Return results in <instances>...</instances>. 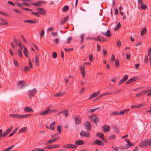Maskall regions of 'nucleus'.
<instances>
[{
    "label": "nucleus",
    "instance_id": "nucleus-18",
    "mask_svg": "<svg viewBox=\"0 0 151 151\" xmlns=\"http://www.w3.org/2000/svg\"><path fill=\"white\" fill-rule=\"evenodd\" d=\"M9 116L14 118L21 119V114H11Z\"/></svg>",
    "mask_w": 151,
    "mask_h": 151
},
{
    "label": "nucleus",
    "instance_id": "nucleus-54",
    "mask_svg": "<svg viewBox=\"0 0 151 151\" xmlns=\"http://www.w3.org/2000/svg\"><path fill=\"white\" fill-rule=\"evenodd\" d=\"M121 27V24L120 22H119L118 24H117V27L115 28H114V30L115 31H116L117 30H118L119 28L120 27Z\"/></svg>",
    "mask_w": 151,
    "mask_h": 151
},
{
    "label": "nucleus",
    "instance_id": "nucleus-21",
    "mask_svg": "<svg viewBox=\"0 0 151 151\" xmlns=\"http://www.w3.org/2000/svg\"><path fill=\"white\" fill-rule=\"evenodd\" d=\"M59 138V137H58L51 139L50 140L47 141V143H45V145H49L57 140Z\"/></svg>",
    "mask_w": 151,
    "mask_h": 151
},
{
    "label": "nucleus",
    "instance_id": "nucleus-12",
    "mask_svg": "<svg viewBox=\"0 0 151 151\" xmlns=\"http://www.w3.org/2000/svg\"><path fill=\"white\" fill-rule=\"evenodd\" d=\"M80 68L82 76L84 78L85 76V67L83 66H81L80 67Z\"/></svg>",
    "mask_w": 151,
    "mask_h": 151
},
{
    "label": "nucleus",
    "instance_id": "nucleus-46",
    "mask_svg": "<svg viewBox=\"0 0 151 151\" xmlns=\"http://www.w3.org/2000/svg\"><path fill=\"white\" fill-rule=\"evenodd\" d=\"M17 129V128H16L14 131H13L12 133H11L9 134V137H10L12 136L13 135H14L15 133V132H16Z\"/></svg>",
    "mask_w": 151,
    "mask_h": 151
},
{
    "label": "nucleus",
    "instance_id": "nucleus-57",
    "mask_svg": "<svg viewBox=\"0 0 151 151\" xmlns=\"http://www.w3.org/2000/svg\"><path fill=\"white\" fill-rule=\"evenodd\" d=\"M115 136L114 134L111 135L109 137V139L110 140H112L115 138Z\"/></svg>",
    "mask_w": 151,
    "mask_h": 151
},
{
    "label": "nucleus",
    "instance_id": "nucleus-53",
    "mask_svg": "<svg viewBox=\"0 0 151 151\" xmlns=\"http://www.w3.org/2000/svg\"><path fill=\"white\" fill-rule=\"evenodd\" d=\"M146 140H147V146L148 145L149 146H150L151 145V139H146Z\"/></svg>",
    "mask_w": 151,
    "mask_h": 151
},
{
    "label": "nucleus",
    "instance_id": "nucleus-31",
    "mask_svg": "<svg viewBox=\"0 0 151 151\" xmlns=\"http://www.w3.org/2000/svg\"><path fill=\"white\" fill-rule=\"evenodd\" d=\"M135 80V77H132L131 78L128 80L126 82V84L130 83L131 82H133Z\"/></svg>",
    "mask_w": 151,
    "mask_h": 151
},
{
    "label": "nucleus",
    "instance_id": "nucleus-42",
    "mask_svg": "<svg viewBox=\"0 0 151 151\" xmlns=\"http://www.w3.org/2000/svg\"><path fill=\"white\" fill-rule=\"evenodd\" d=\"M113 128L114 131L116 132H118L119 131V128L117 127L115 125L114 126Z\"/></svg>",
    "mask_w": 151,
    "mask_h": 151
},
{
    "label": "nucleus",
    "instance_id": "nucleus-32",
    "mask_svg": "<svg viewBox=\"0 0 151 151\" xmlns=\"http://www.w3.org/2000/svg\"><path fill=\"white\" fill-rule=\"evenodd\" d=\"M96 136L100 137L101 139L104 137V134L102 133H97L96 134Z\"/></svg>",
    "mask_w": 151,
    "mask_h": 151
},
{
    "label": "nucleus",
    "instance_id": "nucleus-60",
    "mask_svg": "<svg viewBox=\"0 0 151 151\" xmlns=\"http://www.w3.org/2000/svg\"><path fill=\"white\" fill-rule=\"evenodd\" d=\"M15 4H17L19 6V7L22 8H23L22 7L23 6L20 3L18 2H15Z\"/></svg>",
    "mask_w": 151,
    "mask_h": 151
},
{
    "label": "nucleus",
    "instance_id": "nucleus-22",
    "mask_svg": "<svg viewBox=\"0 0 151 151\" xmlns=\"http://www.w3.org/2000/svg\"><path fill=\"white\" fill-rule=\"evenodd\" d=\"M37 22L36 21L32 20H26L24 21V23H27L30 24H35Z\"/></svg>",
    "mask_w": 151,
    "mask_h": 151
},
{
    "label": "nucleus",
    "instance_id": "nucleus-37",
    "mask_svg": "<svg viewBox=\"0 0 151 151\" xmlns=\"http://www.w3.org/2000/svg\"><path fill=\"white\" fill-rule=\"evenodd\" d=\"M18 41H19L18 44V45L19 46V49L18 50H22V49H23V47L22 45V44L19 41V40Z\"/></svg>",
    "mask_w": 151,
    "mask_h": 151
},
{
    "label": "nucleus",
    "instance_id": "nucleus-20",
    "mask_svg": "<svg viewBox=\"0 0 151 151\" xmlns=\"http://www.w3.org/2000/svg\"><path fill=\"white\" fill-rule=\"evenodd\" d=\"M68 18L69 17L68 16H67L65 17H64L63 19L62 20H61L60 22V24H64L67 21Z\"/></svg>",
    "mask_w": 151,
    "mask_h": 151
},
{
    "label": "nucleus",
    "instance_id": "nucleus-27",
    "mask_svg": "<svg viewBox=\"0 0 151 151\" xmlns=\"http://www.w3.org/2000/svg\"><path fill=\"white\" fill-rule=\"evenodd\" d=\"M27 128L26 127H24L21 128L19 131V133H21L25 132L27 130Z\"/></svg>",
    "mask_w": 151,
    "mask_h": 151
},
{
    "label": "nucleus",
    "instance_id": "nucleus-13",
    "mask_svg": "<svg viewBox=\"0 0 151 151\" xmlns=\"http://www.w3.org/2000/svg\"><path fill=\"white\" fill-rule=\"evenodd\" d=\"M101 33L103 35H105L108 37H110L111 36V33L109 30H107L106 33L104 32H101Z\"/></svg>",
    "mask_w": 151,
    "mask_h": 151
},
{
    "label": "nucleus",
    "instance_id": "nucleus-5",
    "mask_svg": "<svg viewBox=\"0 0 151 151\" xmlns=\"http://www.w3.org/2000/svg\"><path fill=\"white\" fill-rule=\"evenodd\" d=\"M45 3L46 2L45 1H37L36 3H31V4L36 6H42V4H45Z\"/></svg>",
    "mask_w": 151,
    "mask_h": 151
},
{
    "label": "nucleus",
    "instance_id": "nucleus-11",
    "mask_svg": "<svg viewBox=\"0 0 151 151\" xmlns=\"http://www.w3.org/2000/svg\"><path fill=\"white\" fill-rule=\"evenodd\" d=\"M17 86L20 85V88L22 89L26 86V84L24 81H20L17 84Z\"/></svg>",
    "mask_w": 151,
    "mask_h": 151
},
{
    "label": "nucleus",
    "instance_id": "nucleus-3",
    "mask_svg": "<svg viewBox=\"0 0 151 151\" xmlns=\"http://www.w3.org/2000/svg\"><path fill=\"white\" fill-rule=\"evenodd\" d=\"M85 128L88 131H90L91 129L92 126L91 123L88 121H86L84 123Z\"/></svg>",
    "mask_w": 151,
    "mask_h": 151
},
{
    "label": "nucleus",
    "instance_id": "nucleus-39",
    "mask_svg": "<svg viewBox=\"0 0 151 151\" xmlns=\"http://www.w3.org/2000/svg\"><path fill=\"white\" fill-rule=\"evenodd\" d=\"M119 115V113L117 111H116L115 112H113L112 113H111L110 114V115L111 116H115L116 115Z\"/></svg>",
    "mask_w": 151,
    "mask_h": 151
},
{
    "label": "nucleus",
    "instance_id": "nucleus-36",
    "mask_svg": "<svg viewBox=\"0 0 151 151\" xmlns=\"http://www.w3.org/2000/svg\"><path fill=\"white\" fill-rule=\"evenodd\" d=\"M96 116H97L96 114H93L89 116H88V118H90L91 120H93V119L96 118Z\"/></svg>",
    "mask_w": 151,
    "mask_h": 151
},
{
    "label": "nucleus",
    "instance_id": "nucleus-30",
    "mask_svg": "<svg viewBox=\"0 0 151 151\" xmlns=\"http://www.w3.org/2000/svg\"><path fill=\"white\" fill-rule=\"evenodd\" d=\"M147 31V29H146V27H145L144 28L142 29L141 32V36H143V35Z\"/></svg>",
    "mask_w": 151,
    "mask_h": 151
},
{
    "label": "nucleus",
    "instance_id": "nucleus-1",
    "mask_svg": "<svg viewBox=\"0 0 151 151\" xmlns=\"http://www.w3.org/2000/svg\"><path fill=\"white\" fill-rule=\"evenodd\" d=\"M125 141L127 144L121 146L119 147V149L122 150L127 149L133 146L134 145V144H132L130 142L129 139H125Z\"/></svg>",
    "mask_w": 151,
    "mask_h": 151
},
{
    "label": "nucleus",
    "instance_id": "nucleus-29",
    "mask_svg": "<svg viewBox=\"0 0 151 151\" xmlns=\"http://www.w3.org/2000/svg\"><path fill=\"white\" fill-rule=\"evenodd\" d=\"M107 40L106 39L104 38L102 36H100V38H99V42H106L107 41Z\"/></svg>",
    "mask_w": 151,
    "mask_h": 151
},
{
    "label": "nucleus",
    "instance_id": "nucleus-4",
    "mask_svg": "<svg viewBox=\"0 0 151 151\" xmlns=\"http://www.w3.org/2000/svg\"><path fill=\"white\" fill-rule=\"evenodd\" d=\"M80 135L81 137H86L89 138L90 136V134L88 132H86L84 131H82L80 133Z\"/></svg>",
    "mask_w": 151,
    "mask_h": 151
},
{
    "label": "nucleus",
    "instance_id": "nucleus-64",
    "mask_svg": "<svg viewBox=\"0 0 151 151\" xmlns=\"http://www.w3.org/2000/svg\"><path fill=\"white\" fill-rule=\"evenodd\" d=\"M89 58L90 61H91L93 60V55L91 53L89 55Z\"/></svg>",
    "mask_w": 151,
    "mask_h": 151
},
{
    "label": "nucleus",
    "instance_id": "nucleus-6",
    "mask_svg": "<svg viewBox=\"0 0 151 151\" xmlns=\"http://www.w3.org/2000/svg\"><path fill=\"white\" fill-rule=\"evenodd\" d=\"M36 10L39 11L37 12L38 13H40V14L45 15L46 14V12L45 9L41 8L38 7L36 8Z\"/></svg>",
    "mask_w": 151,
    "mask_h": 151
},
{
    "label": "nucleus",
    "instance_id": "nucleus-55",
    "mask_svg": "<svg viewBox=\"0 0 151 151\" xmlns=\"http://www.w3.org/2000/svg\"><path fill=\"white\" fill-rule=\"evenodd\" d=\"M72 37H69L67 40V42L68 43H69L70 42L71 40L72 39Z\"/></svg>",
    "mask_w": 151,
    "mask_h": 151
},
{
    "label": "nucleus",
    "instance_id": "nucleus-61",
    "mask_svg": "<svg viewBox=\"0 0 151 151\" xmlns=\"http://www.w3.org/2000/svg\"><path fill=\"white\" fill-rule=\"evenodd\" d=\"M116 44L118 47H120L121 45V42L119 40H118L117 41Z\"/></svg>",
    "mask_w": 151,
    "mask_h": 151
},
{
    "label": "nucleus",
    "instance_id": "nucleus-49",
    "mask_svg": "<svg viewBox=\"0 0 151 151\" xmlns=\"http://www.w3.org/2000/svg\"><path fill=\"white\" fill-rule=\"evenodd\" d=\"M18 53L19 55V56L20 58L22 57L23 56L22 53V50H18Z\"/></svg>",
    "mask_w": 151,
    "mask_h": 151
},
{
    "label": "nucleus",
    "instance_id": "nucleus-9",
    "mask_svg": "<svg viewBox=\"0 0 151 151\" xmlns=\"http://www.w3.org/2000/svg\"><path fill=\"white\" fill-rule=\"evenodd\" d=\"M63 147L67 148L75 149L76 148L77 146L75 145L68 144L63 145Z\"/></svg>",
    "mask_w": 151,
    "mask_h": 151
},
{
    "label": "nucleus",
    "instance_id": "nucleus-56",
    "mask_svg": "<svg viewBox=\"0 0 151 151\" xmlns=\"http://www.w3.org/2000/svg\"><path fill=\"white\" fill-rule=\"evenodd\" d=\"M65 114V115L66 116H67L68 115V111L66 109L65 111H63V113Z\"/></svg>",
    "mask_w": 151,
    "mask_h": 151
},
{
    "label": "nucleus",
    "instance_id": "nucleus-48",
    "mask_svg": "<svg viewBox=\"0 0 151 151\" xmlns=\"http://www.w3.org/2000/svg\"><path fill=\"white\" fill-rule=\"evenodd\" d=\"M141 4V8L142 9H144L147 8V6L145 4H144L143 3H142V4Z\"/></svg>",
    "mask_w": 151,
    "mask_h": 151
},
{
    "label": "nucleus",
    "instance_id": "nucleus-14",
    "mask_svg": "<svg viewBox=\"0 0 151 151\" xmlns=\"http://www.w3.org/2000/svg\"><path fill=\"white\" fill-rule=\"evenodd\" d=\"M75 124H79L81 122V118L80 116H75Z\"/></svg>",
    "mask_w": 151,
    "mask_h": 151
},
{
    "label": "nucleus",
    "instance_id": "nucleus-51",
    "mask_svg": "<svg viewBox=\"0 0 151 151\" xmlns=\"http://www.w3.org/2000/svg\"><path fill=\"white\" fill-rule=\"evenodd\" d=\"M57 54L55 52H53L52 53V57L54 58H57Z\"/></svg>",
    "mask_w": 151,
    "mask_h": 151
},
{
    "label": "nucleus",
    "instance_id": "nucleus-17",
    "mask_svg": "<svg viewBox=\"0 0 151 151\" xmlns=\"http://www.w3.org/2000/svg\"><path fill=\"white\" fill-rule=\"evenodd\" d=\"M59 146V145H49L48 146L45 147L44 148L46 149H50L51 148H57Z\"/></svg>",
    "mask_w": 151,
    "mask_h": 151
},
{
    "label": "nucleus",
    "instance_id": "nucleus-2",
    "mask_svg": "<svg viewBox=\"0 0 151 151\" xmlns=\"http://www.w3.org/2000/svg\"><path fill=\"white\" fill-rule=\"evenodd\" d=\"M37 91L36 88H34L32 89L29 90L28 92V95L29 96V98L31 99L33 97Z\"/></svg>",
    "mask_w": 151,
    "mask_h": 151
},
{
    "label": "nucleus",
    "instance_id": "nucleus-38",
    "mask_svg": "<svg viewBox=\"0 0 151 151\" xmlns=\"http://www.w3.org/2000/svg\"><path fill=\"white\" fill-rule=\"evenodd\" d=\"M119 61L118 60L116 59L115 61V66L116 68L119 67Z\"/></svg>",
    "mask_w": 151,
    "mask_h": 151
},
{
    "label": "nucleus",
    "instance_id": "nucleus-25",
    "mask_svg": "<svg viewBox=\"0 0 151 151\" xmlns=\"http://www.w3.org/2000/svg\"><path fill=\"white\" fill-rule=\"evenodd\" d=\"M65 92H62L61 93L60 92L58 93H55L54 96L56 97H61L62 96H63L65 95Z\"/></svg>",
    "mask_w": 151,
    "mask_h": 151
},
{
    "label": "nucleus",
    "instance_id": "nucleus-44",
    "mask_svg": "<svg viewBox=\"0 0 151 151\" xmlns=\"http://www.w3.org/2000/svg\"><path fill=\"white\" fill-rule=\"evenodd\" d=\"M144 93L143 92V91H142L141 92L136 94L135 95V97H139L140 96L142 95Z\"/></svg>",
    "mask_w": 151,
    "mask_h": 151
},
{
    "label": "nucleus",
    "instance_id": "nucleus-59",
    "mask_svg": "<svg viewBox=\"0 0 151 151\" xmlns=\"http://www.w3.org/2000/svg\"><path fill=\"white\" fill-rule=\"evenodd\" d=\"M115 60V57L114 55V54H112L111 55V61H113Z\"/></svg>",
    "mask_w": 151,
    "mask_h": 151
},
{
    "label": "nucleus",
    "instance_id": "nucleus-23",
    "mask_svg": "<svg viewBox=\"0 0 151 151\" xmlns=\"http://www.w3.org/2000/svg\"><path fill=\"white\" fill-rule=\"evenodd\" d=\"M129 110V109H127L121 111L119 113V115H124L127 114V112Z\"/></svg>",
    "mask_w": 151,
    "mask_h": 151
},
{
    "label": "nucleus",
    "instance_id": "nucleus-16",
    "mask_svg": "<svg viewBox=\"0 0 151 151\" xmlns=\"http://www.w3.org/2000/svg\"><path fill=\"white\" fill-rule=\"evenodd\" d=\"M24 111L26 112H33V111L31 107L28 106H26L24 108Z\"/></svg>",
    "mask_w": 151,
    "mask_h": 151
},
{
    "label": "nucleus",
    "instance_id": "nucleus-28",
    "mask_svg": "<svg viewBox=\"0 0 151 151\" xmlns=\"http://www.w3.org/2000/svg\"><path fill=\"white\" fill-rule=\"evenodd\" d=\"M142 106H143V105L142 104L133 105H132L131 106V108H140V107H141Z\"/></svg>",
    "mask_w": 151,
    "mask_h": 151
},
{
    "label": "nucleus",
    "instance_id": "nucleus-43",
    "mask_svg": "<svg viewBox=\"0 0 151 151\" xmlns=\"http://www.w3.org/2000/svg\"><path fill=\"white\" fill-rule=\"evenodd\" d=\"M13 10L16 13L19 14H21L22 13L21 11L16 9H13Z\"/></svg>",
    "mask_w": 151,
    "mask_h": 151
},
{
    "label": "nucleus",
    "instance_id": "nucleus-26",
    "mask_svg": "<svg viewBox=\"0 0 151 151\" xmlns=\"http://www.w3.org/2000/svg\"><path fill=\"white\" fill-rule=\"evenodd\" d=\"M23 48H24V51H23V53H24V54L25 55V56L27 57H28V55H27V52H28V50L25 46H23Z\"/></svg>",
    "mask_w": 151,
    "mask_h": 151
},
{
    "label": "nucleus",
    "instance_id": "nucleus-40",
    "mask_svg": "<svg viewBox=\"0 0 151 151\" xmlns=\"http://www.w3.org/2000/svg\"><path fill=\"white\" fill-rule=\"evenodd\" d=\"M69 9V7L67 6H64L63 8V10L64 12H66Z\"/></svg>",
    "mask_w": 151,
    "mask_h": 151
},
{
    "label": "nucleus",
    "instance_id": "nucleus-47",
    "mask_svg": "<svg viewBox=\"0 0 151 151\" xmlns=\"http://www.w3.org/2000/svg\"><path fill=\"white\" fill-rule=\"evenodd\" d=\"M14 65L16 66V67H18L19 66V65H18V62L17 60L16 59H14Z\"/></svg>",
    "mask_w": 151,
    "mask_h": 151
},
{
    "label": "nucleus",
    "instance_id": "nucleus-8",
    "mask_svg": "<svg viewBox=\"0 0 151 151\" xmlns=\"http://www.w3.org/2000/svg\"><path fill=\"white\" fill-rule=\"evenodd\" d=\"M147 140L146 139L142 141L139 144V146L142 148H144L147 146Z\"/></svg>",
    "mask_w": 151,
    "mask_h": 151
},
{
    "label": "nucleus",
    "instance_id": "nucleus-63",
    "mask_svg": "<svg viewBox=\"0 0 151 151\" xmlns=\"http://www.w3.org/2000/svg\"><path fill=\"white\" fill-rule=\"evenodd\" d=\"M128 75H127L125 74L123 78H122L124 81H126L128 79Z\"/></svg>",
    "mask_w": 151,
    "mask_h": 151
},
{
    "label": "nucleus",
    "instance_id": "nucleus-15",
    "mask_svg": "<svg viewBox=\"0 0 151 151\" xmlns=\"http://www.w3.org/2000/svg\"><path fill=\"white\" fill-rule=\"evenodd\" d=\"M102 128L104 132H106L109 130L110 126L107 125H104L102 127Z\"/></svg>",
    "mask_w": 151,
    "mask_h": 151
},
{
    "label": "nucleus",
    "instance_id": "nucleus-33",
    "mask_svg": "<svg viewBox=\"0 0 151 151\" xmlns=\"http://www.w3.org/2000/svg\"><path fill=\"white\" fill-rule=\"evenodd\" d=\"M55 123V122H54L50 124V127H49V129L52 130H53L55 129L54 124Z\"/></svg>",
    "mask_w": 151,
    "mask_h": 151
},
{
    "label": "nucleus",
    "instance_id": "nucleus-45",
    "mask_svg": "<svg viewBox=\"0 0 151 151\" xmlns=\"http://www.w3.org/2000/svg\"><path fill=\"white\" fill-rule=\"evenodd\" d=\"M93 121L95 123H97L99 122V119L97 116H96V118L93 119Z\"/></svg>",
    "mask_w": 151,
    "mask_h": 151
},
{
    "label": "nucleus",
    "instance_id": "nucleus-58",
    "mask_svg": "<svg viewBox=\"0 0 151 151\" xmlns=\"http://www.w3.org/2000/svg\"><path fill=\"white\" fill-rule=\"evenodd\" d=\"M8 22L7 21H4L3 22L0 23V26L3 25H6L8 24Z\"/></svg>",
    "mask_w": 151,
    "mask_h": 151
},
{
    "label": "nucleus",
    "instance_id": "nucleus-24",
    "mask_svg": "<svg viewBox=\"0 0 151 151\" xmlns=\"http://www.w3.org/2000/svg\"><path fill=\"white\" fill-rule=\"evenodd\" d=\"M75 143L77 145H83L84 144V142L82 140H78L75 141Z\"/></svg>",
    "mask_w": 151,
    "mask_h": 151
},
{
    "label": "nucleus",
    "instance_id": "nucleus-50",
    "mask_svg": "<svg viewBox=\"0 0 151 151\" xmlns=\"http://www.w3.org/2000/svg\"><path fill=\"white\" fill-rule=\"evenodd\" d=\"M73 48H64V50L66 52H70V51H72L73 50Z\"/></svg>",
    "mask_w": 151,
    "mask_h": 151
},
{
    "label": "nucleus",
    "instance_id": "nucleus-10",
    "mask_svg": "<svg viewBox=\"0 0 151 151\" xmlns=\"http://www.w3.org/2000/svg\"><path fill=\"white\" fill-rule=\"evenodd\" d=\"M93 144L97 145H98L103 146L104 145V143L100 140L96 139L93 142Z\"/></svg>",
    "mask_w": 151,
    "mask_h": 151
},
{
    "label": "nucleus",
    "instance_id": "nucleus-52",
    "mask_svg": "<svg viewBox=\"0 0 151 151\" xmlns=\"http://www.w3.org/2000/svg\"><path fill=\"white\" fill-rule=\"evenodd\" d=\"M112 94V93L110 92H106L103 93V95L104 96L110 95Z\"/></svg>",
    "mask_w": 151,
    "mask_h": 151
},
{
    "label": "nucleus",
    "instance_id": "nucleus-34",
    "mask_svg": "<svg viewBox=\"0 0 151 151\" xmlns=\"http://www.w3.org/2000/svg\"><path fill=\"white\" fill-rule=\"evenodd\" d=\"M48 112L49 111L46 110L45 111H42L39 114V115H45L47 114Z\"/></svg>",
    "mask_w": 151,
    "mask_h": 151
},
{
    "label": "nucleus",
    "instance_id": "nucleus-41",
    "mask_svg": "<svg viewBox=\"0 0 151 151\" xmlns=\"http://www.w3.org/2000/svg\"><path fill=\"white\" fill-rule=\"evenodd\" d=\"M35 63L37 65L39 64V60L38 57L37 55H36L35 57Z\"/></svg>",
    "mask_w": 151,
    "mask_h": 151
},
{
    "label": "nucleus",
    "instance_id": "nucleus-19",
    "mask_svg": "<svg viewBox=\"0 0 151 151\" xmlns=\"http://www.w3.org/2000/svg\"><path fill=\"white\" fill-rule=\"evenodd\" d=\"M100 92V91H98L96 92H93L91 95L90 96V97L89 98V99H90L91 98L95 97Z\"/></svg>",
    "mask_w": 151,
    "mask_h": 151
},
{
    "label": "nucleus",
    "instance_id": "nucleus-35",
    "mask_svg": "<svg viewBox=\"0 0 151 151\" xmlns=\"http://www.w3.org/2000/svg\"><path fill=\"white\" fill-rule=\"evenodd\" d=\"M31 115L30 114H26L24 115L21 114V119H24L28 117L29 116Z\"/></svg>",
    "mask_w": 151,
    "mask_h": 151
},
{
    "label": "nucleus",
    "instance_id": "nucleus-62",
    "mask_svg": "<svg viewBox=\"0 0 151 151\" xmlns=\"http://www.w3.org/2000/svg\"><path fill=\"white\" fill-rule=\"evenodd\" d=\"M57 130L58 132L60 133L61 132L60 125H59L57 127Z\"/></svg>",
    "mask_w": 151,
    "mask_h": 151
},
{
    "label": "nucleus",
    "instance_id": "nucleus-7",
    "mask_svg": "<svg viewBox=\"0 0 151 151\" xmlns=\"http://www.w3.org/2000/svg\"><path fill=\"white\" fill-rule=\"evenodd\" d=\"M13 128V127L11 126L8 129H7L5 132L3 133L2 135H1L2 137H4L7 136L10 133Z\"/></svg>",
    "mask_w": 151,
    "mask_h": 151
}]
</instances>
